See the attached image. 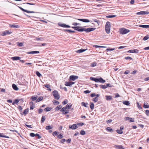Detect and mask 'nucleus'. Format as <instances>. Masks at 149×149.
I'll return each mask as SVG.
<instances>
[{"label": "nucleus", "instance_id": "obj_1", "mask_svg": "<svg viewBox=\"0 0 149 149\" xmlns=\"http://www.w3.org/2000/svg\"><path fill=\"white\" fill-rule=\"evenodd\" d=\"M72 28L75 30L77 31H78L82 32L85 31V32L86 33L94 31L95 29L94 28H88L86 29L83 27L80 26H72Z\"/></svg>", "mask_w": 149, "mask_h": 149}, {"label": "nucleus", "instance_id": "obj_2", "mask_svg": "<svg viewBox=\"0 0 149 149\" xmlns=\"http://www.w3.org/2000/svg\"><path fill=\"white\" fill-rule=\"evenodd\" d=\"M54 98L57 100H58L60 98V96L58 91L56 90H54L52 92Z\"/></svg>", "mask_w": 149, "mask_h": 149}, {"label": "nucleus", "instance_id": "obj_3", "mask_svg": "<svg viewBox=\"0 0 149 149\" xmlns=\"http://www.w3.org/2000/svg\"><path fill=\"white\" fill-rule=\"evenodd\" d=\"M119 31L120 34H124L128 33L130 31L128 29L123 28L120 29Z\"/></svg>", "mask_w": 149, "mask_h": 149}, {"label": "nucleus", "instance_id": "obj_4", "mask_svg": "<svg viewBox=\"0 0 149 149\" xmlns=\"http://www.w3.org/2000/svg\"><path fill=\"white\" fill-rule=\"evenodd\" d=\"M58 25L62 27L63 28H70V26L68 25H67L65 24H61L60 23H58Z\"/></svg>", "mask_w": 149, "mask_h": 149}, {"label": "nucleus", "instance_id": "obj_5", "mask_svg": "<svg viewBox=\"0 0 149 149\" xmlns=\"http://www.w3.org/2000/svg\"><path fill=\"white\" fill-rule=\"evenodd\" d=\"M78 78V77L77 76L75 75H71L69 79L70 80L74 81L75 80L77 79Z\"/></svg>", "mask_w": 149, "mask_h": 149}, {"label": "nucleus", "instance_id": "obj_6", "mask_svg": "<svg viewBox=\"0 0 149 149\" xmlns=\"http://www.w3.org/2000/svg\"><path fill=\"white\" fill-rule=\"evenodd\" d=\"M149 14V12L148 11H141L140 12L137 13L136 14L137 15H144L145 14Z\"/></svg>", "mask_w": 149, "mask_h": 149}, {"label": "nucleus", "instance_id": "obj_7", "mask_svg": "<svg viewBox=\"0 0 149 149\" xmlns=\"http://www.w3.org/2000/svg\"><path fill=\"white\" fill-rule=\"evenodd\" d=\"M75 82H70L69 81H66L65 83V85L67 86H71L72 84H74Z\"/></svg>", "mask_w": 149, "mask_h": 149}, {"label": "nucleus", "instance_id": "obj_8", "mask_svg": "<svg viewBox=\"0 0 149 149\" xmlns=\"http://www.w3.org/2000/svg\"><path fill=\"white\" fill-rule=\"evenodd\" d=\"M30 136L32 137H34L35 136H38V139H40L42 137L40 136L38 134H35L33 133H30Z\"/></svg>", "mask_w": 149, "mask_h": 149}, {"label": "nucleus", "instance_id": "obj_9", "mask_svg": "<svg viewBox=\"0 0 149 149\" xmlns=\"http://www.w3.org/2000/svg\"><path fill=\"white\" fill-rule=\"evenodd\" d=\"M78 127L77 126V125L76 124H74L72 125H70L69 126V128L72 130H75Z\"/></svg>", "mask_w": 149, "mask_h": 149}, {"label": "nucleus", "instance_id": "obj_10", "mask_svg": "<svg viewBox=\"0 0 149 149\" xmlns=\"http://www.w3.org/2000/svg\"><path fill=\"white\" fill-rule=\"evenodd\" d=\"M19 8H20V9L21 10H22L23 11L26 12L27 13H34V12L33 11H28V10L24 9H23V8H22L21 7H19Z\"/></svg>", "mask_w": 149, "mask_h": 149}, {"label": "nucleus", "instance_id": "obj_11", "mask_svg": "<svg viewBox=\"0 0 149 149\" xmlns=\"http://www.w3.org/2000/svg\"><path fill=\"white\" fill-rule=\"evenodd\" d=\"M77 19L84 22H90L88 19Z\"/></svg>", "mask_w": 149, "mask_h": 149}, {"label": "nucleus", "instance_id": "obj_12", "mask_svg": "<svg viewBox=\"0 0 149 149\" xmlns=\"http://www.w3.org/2000/svg\"><path fill=\"white\" fill-rule=\"evenodd\" d=\"M138 52L139 50L137 49H133L129 50L128 51V52L129 53H137Z\"/></svg>", "mask_w": 149, "mask_h": 149}, {"label": "nucleus", "instance_id": "obj_13", "mask_svg": "<svg viewBox=\"0 0 149 149\" xmlns=\"http://www.w3.org/2000/svg\"><path fill=\"white\" fill-rule=\"evenodd\" d=\"M20 58L21 57L19 56H14L11 58V59L13 60H19Z\"/></svg>", "mask_w": 149, "mask_h": 149}, {"label": "nucleus", "instance_id": "obj_14", "mask_svg": "<svg viewBox=\"0 0 149 149\" xmlns=\"http://www.w3.org/2000/svg\"><path fill=\"white\" fill-rule=\"evenodd\" d=\"M29 104L30 105V109H33L34 107V105L33 104V103L32 102H30Z\"/></svg>", "mask_w": 149, "mask_h": 149}, {"label": "nucleus", "instance_id": "obj_15", "mask_svg": "<svg viewBox=\"0 0 149 149\" xmlns=\"http://www.w3.org/2000/svg\"><path fill=\"white\" fill-rule=\"evenodd\" d=\"M11 33V32H10L8 31H4L3 32L2 34V35L3 36H4L8 34H10Z\"/></svg>", "mask_w": 149, "mask_h": 149}, {"label": "nucleus", "instance_id": "obj_16", "mask_svg": "<svg viewBox=\"0 0 149 149\" xmlns=\"http://www.w3.org/2000/svg\"><path fill=\"white\" fill-rule=\"evenodd\" d=\"M39 53V52L38 51H33L31 52H27L28 54H38Z\"/></svg>", "mask_w": 149, "mask_h": 149}, {"label": "nucleus", "instance_id": "obj_17", "mask_svg": "<svg viewBox=\"0 0 149 149\" xmlns=\"http://www.w3.org/2000/svg\"><path fill=\"white\" fill-rule=\"evenodd\" d=\"M87 50V49H81L79 50H78L76 51L77 53H80L83 52H84Z\"/></svg>", "mask_w": 149, "mask_h": 149}, {"label": "nucleus", "instance_id": "obj_18", "mask_svg": "<svg viewBox=\"0 0 149 149\" xmlns=\"http://www.w3.org/2000/svg\"><path fill=\"white\" fill-rule=\"evenodd\" d=\"M139 26L141 27H142L145 28H149V25H140Z\"/></svg>", "mask_w": 149, "mask_h": 149}, {"label": "nucleus", "instance_id": "obj_19", "mask_svg": "<svg viewBox=\"0 0 149 149\" xmlns=\"http://www.w3.org/2000/svg\"><path fill=\"white\" fill-rule=\"evenodd\" d=\"M38 98L37 96H33L31 98V99L33 101H35V100H36L37 98Z\"/></svg>", "mask_w": 149, "mask_h": 149}, {"label": "nucleus", "instance_id": "obj_20", "mask_svg": "<svg viewBox=\"0 0 149 149\" xmlns=\"http://www.w3.org/2000/svg\"><path fill=\"white\" fill-rule=\"evenodd\" d=\"M105 28H111V24L110 22H107L105 25Z\"/></svg>", "mask_w": 149, "mask_h": 149}, {"label": "nucleus", "instance_id": "obj_21", "mask_svg": "<svg viewBox=\"0 0 149 149\" xmlns=\"http://www.w3.org/2000/svg\"><path fill=\"white\" fill-rule=\"evenodd\" d=\"M43 99V97L42 96L40 97H38V98H37V99L36 101V103L39 102L41 100H42Z\"/></svg>", "mask_w": 149, "mask_h": 149}, {"label": "nucleus", "instance_id": "obj_22", "mask_svg": "<svg viewBox=\"0 0 149 149\" xmlns=\"http://www.w3.org/2000/svg\"><path fill=\"white\" fill-rule=\"evenodd\" d=\"M12 28H18L19 27V26L18 25H16L15 24H11L9 25Z\"/></svg>", "mask_w": 149, "mask_h": 149}, {"label": "nucleus", "instance_id": "obj_23", "mask_svg": "<svg viewBox=\"0 0 149 149\" xmlns=\"http://www.w3.org/2000/svg\"><path fill=\"white\" fill-rule=\"evenodd\" d=\"M12 87L13 89L16 91H17L18 89L17 86L14 84H12Z\"/></svg>", "mask_w": 149, "mask_h": 149}, {"label": "nucleus", "instance_id": "obj_24", "mask_svg": "<svg viewBox=\"0 0 149 149\" xmlns=\"http://www.w3.org/2000/svg\"><path fill=\"white\" fill-rule=\"evenodd\" d=\"M20 100L18 99H16L12 103V104L14 105L15 104H17L19 101Z\"/></svg>", "mask_w": 149, "mask_h": 149}, {"label": "nucleus", "instance_id": "obj_25", "mask_svg": "<svg viewBox=\"0 0 149 149\" xmlns=\"http://www.w3.org/2000/svg\"><path fill=\"white\" fill-rule=\"evenodd\" d=\"M62 107V106L61 105L58 106L55 109V110L56 111H58L59 109H61Z\"/></svg>", "mask_w": 149, "mask_h": 149}, {"label": "nucleus", "instance_id": "obj_26", "mask_svg": "<svg viewBox=\"0 0 149 149\" xmlns=\"http://www.w3.org/2000/svg\"><path fill=\"white\" fill-rule=\"evenodd\" d=\"M106 99L107 100H112V97L111 96H107L106 95L105 96Z\"/></svg>", "mask_w": 149, "mask_h": 149}, {"label": "nucleus", "instance_id": "obj_27", "mask_svg": "<svg viewBox=\"0 0 149 149\" xmlns=\"http://www.w3.org/2000/svg\"><path fill=\"white\" fill-rule=\"evenodd\" d=\"M63 31L64 32H66V31L68 32L69 33H74L75 32L74 31H72V30H70V29H64Z\"/></svg>", "mask_w": 149, "mask_h": 149}, {"label": "nucleus", "instance_id": "obj_28", "mask_svg": "<svg viewBox=\"0 0 149 149\" xmlns=\"http://www.w3.org/2000/svg\"><path fill=\"white\" fill-rule=\"evenodd\" d=\"M111 28H105V30L107 34H109L110 32Z\"/></svg>", "mask_w": 149, "mask_h": 149}, {"label": "nucleus", "instance_id": "obj_29", "mask_svg": "<svg viewBox=\"0 0 149 149\" xmlns=\"http://www.w3.org/2000/svg\"><path fill=\"white\" fill-rule=\"evenodd\" d=\"M72 106V104H71L70 103L68 104H67V105H66L65 107L66 108V109H69Z\"/></svg>", "mask_w": 149, "mask_h": 149}, {"label": "nucleus", "instance_id": "obj_30", "mask_svg": "<svg viewBox=\"0 0 149 149\" xmlns=\"http://www.w3.org/2000/svg\"><path fill=\"white\" fill-rule=\"evenodd\" d=\"M107 130L108 132H113V130L112 128L109 127H108L107 128Z\"/></svg>", "mask_w": 149, "mask_h": 149}, {"label": "nucleus", "instance_id": "obj_31", "mask_svg": "<svg viewBox=\"0 0 149 149\" xmlns=\"http://www.w3.org/2000/svg\"><path fill=\"white\" fill-rule=\"evenodd\" d=\"M29 111V108H28L24 110V112H23V114L24 115H26L28 113Z\"/></svg>", "mask_w": 149, "mask_h": 149}, {"label": "nucleus", "instance_id": "obj_32", "mask_svg": "<svg viewBox=\"0 0 149 149\" xmlns=\"http://www.w3.org/2000/svg\"><path fill=\"white\" fill-rule=\"evenodd\" d=\"M116 15H107V16H105V17L107 18H113V17H116ZM105 16H104V17H105Z\"/></svg>", "mask_w": 149, "mask_h": 149}, {"label": "nucleus", "instance_id": "obj_33", "mask_svg": "<svg viewBox=\"0 0 149 149\" xmlns=\"http://www.w3.org/2000/svg\"><path fill=\"white\" fill-rule=\"evenodd\" d=\"M52 109V108L50 107H47L44 109V110L45 111H50Z\"/></svg>", "mask_w": 149, "mask_h": 149}, {"label": "nucleus", "instance_id": "obj_34", "mask_svg": "<svg viewBox=\"0 0 149 149\" xmlns=\"http://www.w3.org/2000/svg\"><path fill=\"white\" fill-rule=\"evenodd\" d=\"M90 79L92 81H95V82H97L98 79H97V78L93 77H91L90 78Z\"/></svg>", "mask_w": 149, "mask_h": 149}, {"label": "nucleus", "instance_id": "obj_35", "mask_svg": "<svg viewBox=\"0 0 149 149\" xmlns=\"http://www.w3.org/2000/svg\"><path fill=\"white\" fill-rule=\"evenodd\" d=\"M115 48H108L107 49H106V50H104V51H112L115 49Z\"/></svg>", "mask_w": 149, "mask_h": 149}, {"label": "nucleus", "instance_id": "obj_36", "mask_svg": "<svg viewBox=\"0 0 149 149\" xmlns=\"http://www.w3.org/2000/svg\"><path fill=\"white\" fill-rule=\"evenodd\" d=\"M123 103L124 104L126 105H128L130 104L128 101H124L123 102Z\"/></svg>", "mask_w": 149, "mask_h": 149}, {"label": "nucleus", "instance_id": "obj_37", "mask_svg": "<svg viewBox=\"0 0 149 149\" xmlns=\"http://www.w3.org/2000/svg\"><path fill=\"white\" fill-rule=\"evenodd\" d=\"M0 137H5L7 138H9V137L5 135H3L1 133H0Z\"/></svg>", "mask_w": 149, "mask_h": 149}, {"label": "nucleus", "instance_id": "obj_38", "mask_svg": "<svg viewBox=\"0 0 149 149\" xmlns=\"http://www.w3.org/2000/svg\"><path fill=\"white\" fill-rule=\"evenodd\" d=\"M45 119V116H42L41 122V123H44Z\"/></svg>", "mask_w": 149, "mask_h": 149}, {"label": "nucleus", "instance_id": "obj_39", "mask_svg": "<svg viewBox=\"0 0 149 149\" xmlns=\"http://www.w3.org/2000/svg\"><path fill=\"white\" fill-rule=\"evenodd\" d=\"M53 128L52 126H46L45 127V129L47 130H49L52 129Z\"/></svg>", "mask_w": 149, "mask_h": 149}, {"label": "nucleus", "instance_id": "obj_40", "mask_svg": "<svg viewBox=\"0 0 149 149\" xmlns=\"http://www.w3.org/2000/svg\"><path fill=\"white\" fill-rule=\"evenodd\" d=\"M36 74L39 77H40L41 76H42L41 74L38 71H37L36 72Z\"/></svg>", "mask_w": 149, "mask_h": 149}, {"label": "nucleus", "instance_id": "obj_41", "mask_svg": "<svg viewBox=\"0 0 149 149\" xmlns=\"http://www.w3.org/2000/svg\"><path fill=\"white\" fill-rule=\"evenodd\" d=\"M149 38V36L148 35H147L146 36L144 37L143 38V40H146Z\"/></svg>", "mask_w": 149, "mask_h": 149}, {"label": "nucleus", "instance_id": "obj_42", "mask_svg": "<svg viewBox=\"0 0 149 149\" xmlns=\"http://www.w3.org/2000/svg\"><path fill=\"white\" fill-rule=\"evenodd\" d=\"M110 87L111 86H110V84H106V85H103V89L106 88L107 87Z\"/></svg>", "mask_w": 149, "mask_h": 149}, {"label": "nucleus", "instance_id": "obj_43", "mask_svg": "<svg viewBox=\"0 0 149 149\" xmlns=\"http://www.w3.org/2000/svg\"><path fill=\"white\" fill-rule=\"evenodd\" d=\"M17 45L19 46L22 47L24 46V43L23 42H17Z\"/></svg>", "mask_w": 149, "mask_h": 149}, {"label": "nucleus", "instance_id": "obj_44", "mask_svg": "<svg viewBox=\"0 0 149 149\" xmlns=\"http://www.w3.org/2000/svg\"><path fill=\"white\" fill-rule=\"evenodd\" d=\"M88 104V103H85L84 102H82L81 103V104L82 106L86 107H87V105Z\"/></svg>", "mask_w": 149, "mask_h": 149}, {"label": "nucleus", "instance_id": "obj_45", "mask_svg": "<svg viewBox=\"0 0 149 149\" xmlns=\"http://www.w3.org/2000/svg\"><path fill=\"white\" fill-rule=\"evenodd\" d=\"M90 107L92 110L94 108V104L92 102L91 103Z\"/></svg>", "mask_w": 149, "mask_h": 149}, {"label": "nucleus", "instance_id": "obj_46", "mask_svg": "<svg viewBox=\"0 0 149 149\" xmlns=\"http://www.w3.org/2000/svg\"><path fill=\"white\" fill-rule=\"evenodd\" d=\"M53 104L54 105H58L59 104V102L57 101L54 100L53 102Z\"/></svg>", "mask_w": 149, "mask_h": 149}, {"label": "nucleus", "instance_id": "obj_47", "mask_svg": "<svg viewBox=\"0 0 149 149\" xmlns=\"http://www.w3.org/2000/svg\"><path fill=\"white\" fill-rule=\"evenodd\" d=\"M96 63L95 62H94L93 63L91 64V67H94L96 66Z\"/></svg>", "mask_w": 149, "mask_h": 149}, {"label": "nucleus", "instance_id": "obj_48", "mask_svg": "<svg viewBox=\"0 0 149 149\" xmlns=\"http://www.w3.org/2000/svg\"><path fill=\"white\" fill-rule=\"evenodd\" d=\"M68 102V100H67L66 99L65 100H64L62 102V104L63 105H65V104H67V103Z\"/></svg>", "mask_w": 149, "mask_h": 149}, {"label": "nucleus", "instance_id": "obj_49", "mask_svg": "<svg viewBox=\"0 0 149 149\" xmlns=\"http://www.w3.org/2000/svg\"><path fill=\"white\" fill-rule=\"evenodd\" d=\"M80 134L82 135H84L85 134V132L83 130H81L80 132Z\"/></svg>", "mask_w": 149, "mask_h": 149}, {"label": "nucleus", "instance_id": "obj_50", "mask_svg": "<svg viewBox=\"0 0 149 149\" xmlns=\"http://www.w3.org/2000/svg\"><path fill=\"white\" fill-rule=\"evenodd\" d=\"M66 109H66V108L65 107H63L60 110V111L61 112H63V111H65Z\"/></svg>", "mask_w": 149, "mask_h": 149}, {"label": "nucleus", "instance_id": "obj_51", "mask_svg": "<svg viewBox=\"0 0 149 149\" xmlns=\"http://www.w3.org/2000/svg\"><path fill=\"white\" fill-rule=\"evenodd\" d=\"M97 79H98L97 82H102V78L99 79L97 78Z\"/></svg>", "mask_w": 149, "mask_h": 149}, {"label": "nucleus", "instance_id": "obj_52", "mask_svg": "<svg viewBox=\"0 0 149 149\" xmlns=\"http://www.w3.org/2000/svg\"><path fill=\"white\" fill-rule=\"evenodd\" d=\"M57 137L60 139H61L63 138V136L61 134H59L58 135Z\"/></svg>", "mask_w": 149, "mask_h": 149}, {"label": "nucleus", "instance_id": "obj_53", "mask_svg": "<svg viewBox=\"0 0 149 149\" xmlns=\"http://www.w3.org/2000/svg\"><path fill=\"white\" fill-rule=\"evenodd\" d=\"M45 86L46 88L48 89L50 87V86L49 84H46L44 85Z\"/></svg>", "mask_w": 149, "mask_h": 149}, {"label": "nucleus", "instance_id": "obj_54", "mask_svg": "<svg viewBox=\"0 0 149 149\" xmlns=\"http://www.w3.org/2000/svg\"><path fill=\"white\" fill-rule=\"evenodd\" d=\"M91 92V91H89V90H87L86 91H84V93L85 94H87Z\"/></svg>", "mask_w": 149, "mask_h": 149}, {"label": "nucleus", "instance_id": "obj_55", "mask_svg": "<svg viewBox=\"0 0 149 149\" xmlns=\"http://www.w3.org/2000/svg\"><path fill=\"white\" fill-rule=\"evenodd\" d=\"M117 132L119 134H122L123 133V131L120 130H117Z\"/></svg>", "mask_w": 149, "mask_h": 149}, {"label": "nucleus", "instance_id": "obj_56", "mask_svg": "<svg viewBox=\"0 0 149 149\" xmlns=\"http://www.w3.org/2000/svg\"><path fill=\"white\" fill-rule=\"evenodd\" d=\"M93 100L95 102H97L98 100V98H97V97H95L93 99Z\"/></svg>", "mask_w": 149, "mask_h": 149}, {"label": "nucleus", "instance_id": "obj_57", "mask_svg": "<svg viewBox=\"0 0 149 149\" xmlns=\"http://www.w3.org/2000/svg\"><path fill=\"white\" fill-rule=\"evenodd\" d=\"M37 40H41V41L43 39L42 38H36V39Z\"/></svg>", "mask_w": 149, "mask_h": 149}, {"label": "nucleus", "instance_id": "obj_58", "mask_svg": "<svg viewBox=\"0 0 149 149\" xmlns=\"http://www.w3.org/2000/svg\"><path fill=\"white\" fill-rule=\"evenodd\" d=\"M84 124V123H78L77 124V125H79V126H82Z\"/></svg>", "mask_w": 149, "mask_h": 149}, {"label": "nucleus", "instance_id": "obj_59", "mask_svg": "<svg viewBox=\"0 0 149 149\" xmlns=\"http://www.w3.org/2000/svg\"><path fill=\"white\" fill-rule=\"evenodd\" d=\"M58 133L56 131H55L54 132H53V135H54H54H58Z\"/></svg>", "mask_w": 149, "mask_h": 149}, {"label": "nucleus", "instance_id": "obj_60", "mask_svg": "<svg viewBox=\"0 0 149 149\" xmlns=\"http://www.w3.org/2000/svg\"><path fill=\"white\" fill-rule=\"evenodd\" d=\"M143 107L144 108H148L149 107V105H146L145 104H144Z\"/></svg>", "mask_w": 149, "mask_h": 149}, {"label": "nucleus", "instance_id": "obj_61", "mask_svg": "<svg viewBox=\"0 0 149 149\" xmlns=\"http://www.w3.org/2000/svg\"><path fill=\"white\" fill-rule=\"evenodd\" d=\"M125 59L126 60H128V59H132V58L130 57L129 56H127L125 57Z\"/></svg>", "mask_w": 149, "mask_h": 149}, {"label": "nucleus", "instance_id": "obj_62", "mask_svg": "<svg viewBox=\"0 0 149 149\" xmlns=\"http://www.w3.org/2000/svg\"><path fill=\"white\" fill-rule=\"evenodd\" d=\"M129 72H130L128 70H127L125 72H124V74H129Z\"/></svg>", "mask_w": 149, "mask_h": 149}, {"label": "nucleus", "instance_id": "obj_63", "mask_svg": "<svg viewBox=\"0 0 149 149\" xmlns=\"http://www.w3.org/2000/svg\"><path fill=\"white\" fill-rule=\"evenodd\" d=\"M43 111V109H39L38 110V113H41Z\"/></svg>", "mask_w": 149, "mask_h": 149}, {"label": "nucleus", "instance_id": "obj_64", "mask_svg": "<svg viewBox=\"0 0 149 149\" xmlns=\"http://www.w3.org/2000/svg\"><path fill=\"white\" fill-rule=\"evenodd\" d=\"M146 115L148 116H149V111L148 110H146Z\"/></svg>", "mask_w": 149, "mask_h": 149}]
</instances>
